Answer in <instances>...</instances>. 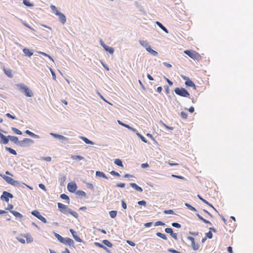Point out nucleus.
Masks as SVG:
<instances>
[{
    "mask_svg": "<svg viewBox=\"0 0 253 253\" xmlns=\"http://www.w3.org/2000/svg\"><path fill=\"white\" fill-rule=\"evenodd\" d=\"M100 44L106 51L109 52L110 54H113L114 53V49L111 47L105 45L102 40H100Z\"/></svg>",
    "mask_w": 253,
    "mask_h": 253,
    "instance_id": "f8f14e48",
    "label": "nucleus"
},
{
    "mask_svg": "<svg viewBox=\"0 0 253 253\" xmlns=\"http://www.w3.org/2000/svg\"><path fill=\"white\" fill-rule=\"evenodd\" d=\"M96 175L99 177H102L105 179H108V177L105 175V174L103 172L99 171H97L96 172Z\"/></svg>",
    "mask_w": 253,
    "mask_h": 253,
    "instance_id": "cd10ccee",
    "label": "nucleus"
},
{
    "mask_svg": "<svg viewBox=\"0 0 253 253\" xmlns=\"http://www.w3.org/2000/svg\"><path fill=\"white\" fill-rule=\"evenodd\" d=\"M31 213L43 223H46L47 222L45 218L42 216L39 211L34 210L31 212Z\"/></svg>",
    "mask_w": 253,
    "mask_h": 253,
    "instance_id": "423d86ee",
    "label": "nucleus"
},
{
    "mask_svg": "<svg viewBox=\"0 0 253 253\" xmlns=\"http://www.w3.org/2000/svg\"><path fill=\"white\" fill-rule=\"evenodd\" d=\"M148 52L150 53L151 54H152L154 56H156L158 54V53L157 51H155L154 50L152 49L151 48V46L148 47V48H147L146 50Z\"/></svg>",
    "mask_w": 253,
    "mask_h": 253,
    "instance_id": "393cba45",
    "label": "nucleus"
},
{
    "mask_svg": "<svg viewBox=\"0 0 253 253\" xmlns=\"http://www.w3.org/2000/svg\"><path fill=\"white\" fill-rule=\"evenodd\" d=\"M23 51L25 55L29 57H30L33 55V52L29 49L24 48L23 49Z\"/></svg>",
    "mask_w": 253,
    "mask_h": 253,
    "instance_id": "412c9836",
    "label": "nucleus"
},
{
    "mask_svg": "<svg viewBox=\"0 0 253 253\" xmlns=\"http://www.w3.org/2000/svg\"><path fill=\"white\" fill-rule=\"evenodd\" d=\"M126 242H127V243H128L129 245H130L131 246L134 247L135 245V244L134 242H132L131 241L127 240L126 241Z\"/></svg>",
    "mask_w": 253,
    "mask_h": 253,
    "instance_id": "338daca9",
    "label": "nucleus"
},
{
    "mask_svg": "<svg viewBox=\"0 0 253 253\" xmlns=\"http://www.w3.org/2000/svg\"><path fill=\"white\" fill-rule=\"evenodd\" d=\"M109 214L112 218H114L117 215V211H111L109 212Z\"/></svg>",
    "mask_w": 253,
    "mask_h": 253,
    "instance_id": "79ce46f5",
    "label": "nucleus"
},
{
    "mask_svg": "<svg viewBox=\"0 0 253 253\" xmlns=\"http://www.w3.org/2000/svg\"><path fill=\"white\" fill-rule=\"evenodd\" d=\"M50 71L53 77V79L55 80L56 79V75L55 72L53 71V70L51 68H50Z\"/></svg>",
    "mask_w": 253,
    "mask_h": 253,
    "instance_id": "680f3d73",
    "label": "nucleus"
},
{
    "mask_svg": "<svg viewBox=\"0 0 253 253\" xmlns=\"http://www.w3.org/2000/svg\"><path fill=\"white\" fill-rule=\"evenodd\" d=\"M0 138L2 139V142L4 144H7L8 143L9 139L4 135H3V134L2 135V136Z\"/></svg>",
    "mask_w": 253,
    "mask_h": 253,
    "instance_id": "473e14b6",
    "label": "nucleus"
},
{
    "mask_svg": "<svg viewBox=\"0 0 253 253\" xmlns=\"http://www.w3.org/2000/svg\"><path fill=\"white\" fill-rule=\"evenodd\" d=\"M198 197L204 203L206 204H209V203L206 201L205 199H203L202 197H201L199 195H198Z\"/></svg>",
    "mask_w": 253,
    "mask_h": 253,
    "instance_id": "4d7b16f0",
    "label": "nucleus"
},
{
    "mask_svg": "<svg viewBox=\"0 0 253 253\" xmlns=\"http://www.w3.org/2000/svg\"><path fill=\"white\" fill-rule=\"evenodd\" d=\"M165 232L167 233H169V234H172V232H173V230L171 228H166L165 229Z\"/></svg>",
    "mask_w": 253,
    "mask_h": 253,
    "instance_id": "8fccbe9b",
    "label": "nucleus"
},
{
    "mask_svg": "<svg viewBox=\"0 0 253 253\" xmlns=\"http://www.w3.org/2000/svg\"><path fill=\"white\" fill-rule=\"evenodd\" d=\"M114 163L116 165H117L118 166L122 167H123L122 161H121V160H120L119 159H116L115 160Z\"/></svg>",
    "mask_w": 253,
    "mask_h": 253,
    "instance_id": "2f4dec72",
    "label": "nucleus"
},
{
    "mask_svg": "<svg viewBox=\"0 0 253 253\" xmlns=\"http://www.w3.org/2000/svg\"><path fill=\"white\" fill-rule=\"evenodd\" d=\"M19 88L21 90H23L25 94L28 97H32L33 95V93L32 91L26 86L22 84L18 85Z\"/></svg>",
    "mask_w": 253,
    "mask_h": 253,
    "instance_id": "39448f33",
    "label": "nucleus"
},
{
    "mask_svg": "<svg viewBox=\"0 0 253 253\" xmlns=\"http://www.w3.org/2000/svg\"><path fill=\"white\" fill-rule=\"evenodd\" d=\"M17 240L22 244L30 243L33 242V239L32 236L29 234L21 235L20 236L17 237Z\"/></svg>",
    "mask_w": 253,
    "mask_h": 253,
    "instance_id": "f03ea898",
    "label": "nucleus"
},
{
    "mask_svg": "<svg viewBox=\"0 0 253 253\" xmlns=\"http://www.w3.org/2000/svg\"><path fill=\"white\" fill-rule=\"evenodd\" d=\"M63 242H62V243H63L64 244H68L70 246H73L74 244V241L69 238H64Z\"/></svg>",
    "mask_w": 253,
    "mask_h": 253,
    "instance_id": "ddd939ff",
    "label": "nucleus"
},
{
    "mask_svg": "<svg viewBox=\"0 0 253 253\" xmlns=\"http://www.w3.org/2000/svg\"><path fill=\"white\" fill-rule=\"evenodd\" d=\"M175 93L182 97H188L189 96V92L184 88L177 87L174 90Z\"/></svg>",
    "mask_w": 253,
    "mask_h": 253,
    "instance_id": "7ed1b4c3",
    "label": "nucleus"
},
{
    "mask_svg": "<svg viewBox=\"0 0 253 253\" xmlns=\"http://www.w3.org/2000/svg\"><path fill=\"white\" fill-rule=\"evenodd\" d=\"M77 194L81 196H85L86 195L85 193L83 191H77Z\"/></svg>",
    "mask_w": 253,
    "mask_h": 253,
    "instance_id": "de8ad7c7",
    "label": "nucleus"
},
{
    "mask_svg": "<svg viewBox=\"0 0 253 253\" xmlns=\"http://www.w3.org/2000/svg\"><path fill=\"white\" fill-rule=\"evenodd\" d=\"M23 3L27 6H33V4L31 3L28 0H23Z\"/></svg>",
    "mask_w": 253,
    "mask_h": 253,
    "instance_id": "4c0bfd02",
    "label": "nucleus"
},
{
    "mask_svg": "<svg viewBox=\"0 0 253 253\" xmlns=\"http://www.w3.org/2000/svg\"><path fill=\"white\" fill-rule=\"evenodd\" d=\"M185 205L188 208L189 210H190L192 211H197L196 209L194 207H192V206H191L190 205H189L188 203H185Z\"/></svg>",
    "mask_w": 253,
    "mask_h": 253,
    "instance_id": "e433bc0d",
    "label": "nucleus"
},
{
    "mask_svg": "<svg viewBox=\"0 0 253 253\" xmlns=\"http://www.w3.org/2000/svg\"><path fill=\"white\" fill-rule=\"evenodd\" d=\"M0 175L8 184H10L13 186H17L19 184L18 181L14 180L13 178H12L10 177L4 175Z\"/></svg>",
    "mask_w": 253,
    "mask_h": 253,
    "instance_id": "20e7f679",
    "label": "nucleus"
},
{
    "mask_svg": "<svg viewBox=\"0 0 253 253\" xmlns=\"http://www.w3.org/2000/svg\"><path fill=\"white\" fill-rule=\"evenodd\" d=\"M6 116L7 117H8V118H11V119H16V117H15V116H13L11 115L10 114H9V113H7V114H6Z\"/></svg>",
    "mask_w": 253,
    "mask_h": 253,
    "instance_id": "052dcab7",
    "label": "nucleus"
},
{
    "mask_svg": "<svg viewBox=\"0 0 253 253\" xmlns=\"http://www.w3.org/2000/svg\"><path fill=\"white\" fill-rule=\"evenodd\" d=\"M25 133H27V134L31 136H33V137H38V135H37L36 134H34V133H33L32 132L30 131L29 130H26Z\"/></svg>",
    "mask_w": 253,
    "mask_h": 253,
    "instance_id": "a19ab883",
    "label": "nucleus"
},
{
    "mask_svg": "<svg viewBox=\"0 0 253 253\" xmlns=\"http://www.w3.org/2000/svg\"><path fill=\"white\" fill-rule=\"evenodd\" d=\"M10 212L12 213L16 217L22 218V215L18 211H10Z\"/></svg>",
    "mask_w": 253,
    "mask_h": 253,
    "instance_id": "b1692460",
    "label": "nucleus"
},
{
    "mask_svg": "<svg viewBox=\"0 0 253 253\" xmlns=\"http://www.w3.org/2000/svg\"><path fill=\"white\" fill-rule=\"evenodd\" d=\"M184 53L194 60L199 61L201 59V56L196 51L193 50H186Z\"/></svg>",
    "mask_w": 253,
    "mask_h": 253,
    "instance_id": "f257e3e1",
    "label": "nucleus"
},
{
    "mask_svg": "<svg viewBox=\"0 0 253 253\" xmlns=\"http://www.w3.org/2000/svg\"><path fill=\"white\" fill-rule=\"evenodd\" d=\"M73 238L78 242H79V243L83 242V240L79 237H78L77 235H76Z\"/></svg>",
    "mask_w": 253,
    "mask_h": 253,
    "instance_id": "49530a36",
    "label": "nucleus"
},
{
    "mask_svg": "<svg viewBox=\"0 0 253 253\" xmlns=\"http://www.w3.org/2000/svg\"><path fill=\"white\" fill-rule=\"evenodd\" d=\"M57 16L59 17V20L61 21V22L64 24L66 22V18L65 16L61 12H60Z\"/></svg>",
    "mask_w": 253,
    "mask_h": 253,
    "instance_id": "4468645a",
    "label": "nucleus"
},
{
    "mask_svg": "<svg viewBox=\"0 0 253 253\" xmlns=\"http://www.w3.org/2000/svg\"><path fill=\"white\" fill-rule=\"evenodd\" d=\"M12 130L15 133L17 134L21 135L22 134V132L16 128L12 127Z\"/></svg>",
    "mask_w": 253,
    "mask_h": 253,
    "instance_id": "c9c22d12",
    "label": "nucleus"
},
{
    "mask_svg": "<svg viewBox=\"0 0 253 253\" xmlns=\"http://www.w3.org/2000/svg\"><path fill=\"white\" fill-rule=\"evenodd\" d=\"M187 239L191 242L192 247L194 251L199 250L200 245L198 243H195V239L193 237L189 236L187 237Z\"/></svg>",
    "mask_w": 253,
    "mask_h": 253,
    "instance_id": "0eeeda50",
    "label": "nucleus"
},
{
    "mask_svg": "<svg viewBox=\"0 0 253 253\" xmlns=\"http://www.w3.org/2000/svg\"><path fill=\"white\" fill-rule=\"evenodd\" d=\"M94 244H95V245L96 246L98 247L101 248H102L104 250H105V251H106L107 252L109 251L108 249L106 247H105L104 246L102 245V244H101L99 243L95 242Z\"/></svg>",
    "mask_w": 253,
    "mask_h": 253,
    "instance_id": "c756f323",
    "label": "nucleus"
},
{
    "mask_svg": "<svg viewBox=\"0 0 253 253\" xmlns=\"http://www.w3.org/2000/svg\"><path fill=\"white\" fill-rule=\"evenodd\" d=\"M51 134L55 138H59V139H62V140H68L67 138L65 137V136H64L62 135L56 134V133H51Z\"/></svg>",
    "mask_w": 253,
    "mask_h": 253,
    "instance_id": "f3484780",
    "label": "nucleus"
},
{
    "mask_svg": "<svg viewBox=\"0 0 253 253\" xmlns=\"http://www.w3.org/2000/svg\"><path fill=\"white\" fill-rule=\"evenodd\" d=\"M103 243L108 247L111 248L113 246L112 244L110 243L108 240H104L102 241Z\"/></svg>",
    "mask_w": 253,
    "mask_h": 253,
    "instance_id": "72a5a7b5",
    "label": "nucleus"
},
{
    "mask_svg": "<svg viewBox=\"0 0 253 253\" xmlns=\"http://www.w3.org/2000/svg\"><path fill=\"white\" fill-rule=\"evenodd\" d=\"M71 158L74 160H82L84 159V158L83 156L80 155H72Z\"/></svg>",
    "mask_w": 253,
    "mask_h": 253,
    "instance_id": "5701e85b",
    "label": "nucleus"
},
{
    "mask_svg": "<svg viewBox=\"0 0 253 253\" xmlns=\"http://www.w3.org/2000/svg\"><path fill=\"white\" fill-rule=\"evenodd\" d=\"M110 173L112 175H115V176H118V177L120 176V174L118 172H116V171H115L114 170L111 171L110 172Z\"/></svg>",
    "mask_w": 253,
    "mask_h": 253,
    "instance_id": "864d4df0",
    "label": "nucleus"
},
{
    "mask_svg": "<svg viewBox=\"0 0 253 253\" xmlns=\"http://www.w3.org/2000/svg\"><path fill=\"white\" fill-rule=\"evenodd\" d=\"M3 71L7 77L9 78H12L13 77L12 71L10 69H6L5 67H3Z\"/></svg>",
    "mask_w": 253,
    "mask_h": 253,
    "instance_id": "2eb2a0df",
    "label": "nucleus"
},
{
    "mask_svg": "<svg viewBox=\"0 0 253 253\" xmlns=\"http://www.w3.org/2000/svg\"><path fill=\"white\" fill-rule=\"evenodd\" d=\"M8 137H9L12 141H13L15 143L18 144L19 145V142H20V141L18 140V138L17 137L14 136L9 135V136H8Z\"/></svg>",
    "mask_w": 253,
    "mask_h": 253,
    "instance_id": "aec40b11",
    "label": "nucleus"
},
{
    "mask_svg": "<svg viewBox=\"0 0 253 253\" xmlns=\"http://www.w3.org/2000/svg\"><path fill=\"white\" fill-rule=\"evenodd\" d=\"M171 176L173 177H175L180 179H184V177L183 176H180V175H176L175 174H172Z\"/></svg>",
    "mask_w": 253,
    "mask_h": 253,
    "instance_id": "13d9d810",
    "label": "nucleus"
},
{
    "mask_svg": "<svg viewBox=\"0 0 253 253\" xmlns=\"http://www.w3.org/2000/svg\"><path fill=\"white\" fill-rule=\"evenodd\" d=\"M55 237L57 238V239L61 242H64V238L62 237L61 235H60L56 233L55 234Z\"/></svg>",
    "mask_w": 253,
    "mask_h": 253,
    "instance_id": "ea45409f",
    "label": "nucleus"
},
{
    "mask_svg": "<svg viewBox=\"0 0 253 253\" xmlns=\"http://www.w3.org/2000/svg\"><path fill=\"white\" fill-rule=\"evenodd\" d=\"M130 185L137 191L141 192L143 191V189L141 187L138 186L136 184L134 183H130Z\"/></svg>",
    "mask_w": 253,
    "mask_h": 253,
    "instance_id": "dca6fc26",
    "label": "nucleus"
},
{
    "mask_svg": "<svg viewBox=\"0 0 253 253\" xmlns=\"http://www.w3.org/2000/svg\"><path fill=\"white\" fill-rule=\"evenodd\" d=\"M165 225V223L162 222V221H157L156 222H155V226H159V225Z\"/></svg>",
    "mask_w": 253,
    "mask_h": 253,
    "instance_id": "bf43d9fd",
    "label": "nucleus"
},
{
    "mask_svg": "<svg viewBox=\"0 0 253 253\" xmlns=\"http://www.w3.org/2000/svg\"><path fill=\"white\" fill-rule=\"evenodd\" d=\"M39 53L45 56L48 57L50 59H51V60H52L53 61V59H52V58L50 55L47 54L46 53L43 52H41V51L39 52Z\"/></svg>",
    "mask_w": 253,
    "mask_h": 253,
    "instance_id": "09e8293b",
    "label": "nucleus"
},
{
    "mask_svg": "<svg viewBox=\"0 0 253 253\" xmlns=\"http://www.w3.org/2000/svg\"><path fill=\"white\" fill-rule=\"evenodd\" d=\"M156 235H157V236L162 238L163 239H164V240H167V236H166L165 234H164L163 233H160V232H157L156 233Z\"/></svg>",
    "mask_w": 253,
    "mask_h": 253,
    "instance_id": "f704fd0d",
    "label": "nucleus"
},
{
    "mask_svg": "<svg viewBox=\"0 0 253 253\" xmlns=\"http://www.w3.org/2000/svg\"><path fill=\"white\" fill-rule=\"evenodd\" d=\"M122 207L124 209H126V207H127V205H126V204L125 203V202L123 200L122 201Z\"/></svg>",
    "mask_w": 253,
    "mask_h": 253,
    "instance_id": "0e129e2a",
    "label": "nucleus"
},
{
    "mask_svg": "<svg viewBox=\"0 0 253 253\" xmlns=\"http://www.w3.org/2000/svg\"><path fill=\"white\" fill-rule=\"evenodd\" d=\"M206 236L207 238L209 239H211L212 237V234L211 231H209L208 233H206Z\"/></svg>",
    "mask_w": 253,
    "mask_h": 253,
    "instance_id": "3c124183",
    "label": "nucleus"
},
{
    "mask_svg": "<svg viewBox=\"0 0 253 253\" xmlns=\"http://www.w3.org/2000/svg\"><path fill=\"white\" fill-rule=\"evenodd\" d=\"M33 142V141L30 138H24L23 140L20 141L19 142V145L21 147H25L27 144L29 143H32Z\"/></svg>",
    "mask_w": 253,
    "mask_h": 253,
    "instance_id": "9d476101",
    "label": "nucleus"
},
{
    "mask_svg": "<svg viewBox=\"0 0 253 253\" xmlns=\"http://www.w3.org/2000/svg\"><path fill=\"white\" fill-rule=\"evenodd\" d=\"M185 84L186 86H190V87H195L194 83L190 80L189 79H187V80L185 81Z\"/></svg>",
    "mask_w": 253,
    "mask_h": 253,
    "instance_id": "a211bd4d",
    "label": "nucleus"
},
{
    "mask_svg": "<svg viewBox=\"0 0 253 253\" xmlns=\"http://www.w3.org/2000/svg\"><path fill=\"white\" fill-rule=\"evenodd\" d=\"M164 213L165 214H174L173 211L171 210H166L164 211Z\"/></svg>",
    "mask_w": 253,
    "mask_h": 253,
    "instance_id": "603ef678",
    "label": "nucleus"
},
{
    "mask_svg": "<svg viewBox=\"0 0 253 253\" xmlns=\"http://www.w3.org/2000/svg\"><path fill=\"white\" fill-rule=\"evenodd\" d=\"M197 216L198 217L199 219H200L201 220L203 221L205 223H208L210 224H211V222L207 219L204 218L202 216H201L199 214L197 213Z\"/></svg>",
    "mask_w": 253,
    "mask_h": 253,
    "instance_id": "a878e982",
    "label": "nucleus"
},
{
    "mask_svg": "<svg viewBox=\"0 0 253 253\" xmlns=\"http://www.w3.org/2000/svg\"><path fill=\"white\" fill-rule=\"evenodd\" d=\"M0 198L1 199L4 200L6 202H8L9 201V198H13V195L9 192L4 191Z\"/></svg>",
    "mask_w": 253,
    "mask_h": 253,
    "instance_id": "1a4fd4ad",
    "label": "nucleus"
},
{
    "mask_svg": "<svg viewBox=\"0 0 253 253\" xmlns=\"http://www.w3.org/2000/svg\"><path fill=\"white\" fill-rule=\"evenodd\" d=\"M138 204L139 205H143V206H145L146 204V203L145 201H139L138 202Z\"/></svg>",
    "mask_w": 253,
    "mask_h": 253,
    "instance_id": "e2e57ef3",
    "label": "nucleus"
},
{
    "mask_svg": "<svg viewBox=\"0 0 253 253\" xmlns=\"http://www.w3.org/2000/svg\"><path fill=\"white\" fill-rule=\"evenodd\" d=\"M156 23L164 31H165L167 33H168V31L167 29L165 26H164L161 23H160V22L157 21L156 22Z\"/></svg>",
    "mask_w": 253,
    "mask_h": 253,
    "instance_id": "4be33fe9",
    "label": "nucleus"
},
{
    "mask_svg": "<svg viewBox=\"0 0 253 253\" xmlns=\"http://www.w3.org/2000/svg\"><path fill=\"white\" fill-rule=\"evenodd\" d=\"M42 159L47 162H50L51 160V158L50 157H42Z\"/></svg>",
    "mask_w": 253,
    "mask_h": 253,
    "instance_id": "6e6d98bb",
    "label": "nucleus"
},
{
    "mask_svg": "<svg viewBox=\"0 0 253 253\" xmlns=\"http://www.w3.org/2000/svg\"><path fill=\"white\" fill-rule=\"evenodd\" d=\"M137 135L141 139L142 141H143L145 143H147V141L145 139V138L142 135H141L139 132H136Z\"/></svg>",
    "mask_w": 253,
    "mask_h": 253,
    "instance_id": "58836bf2",
    "label": "nucleus"
},
{
    "mask_svg": "<svg viewBox=\"0 0 253 253\" xmlns=\"http://www.w3.org/2000/svg\"><path fill=\"white\" fill-rule=\"evenodd\" d=\"M50 8L52 9V10L54 12L56 15H57L60 12L58 10L56 6L53 5H51L50 6Z\"/></svg>",
    "mask_w": 253,
    "mask_h": 253,
    "instance_id": "7c9ffc66",
    "label": "nucleus"
},
{
    "mask_svg": "<svg viewBox=\"0 0 253 253\" xmlns=\"http://www.w3.org/2000/svg\"><path fill=\"white\" fill-rule=\"evenodd\" d=\"M139 42L142 46L145 47L146 50H147V48H148V47L150 46V45H149L147 42L145 41L140 40L139 41Z\"/></svg>",
    "mask_w": 253,
    "mask_h": 253,
    "instance_id": "6ab92c4d",
    "label": "nucleus"
},
{
    "mask_svg": "<svg viewBox=\"0 0 253 253\" xmlns=\"http://www.w3.org/2000/svg\"><path fill=\"white\" fill-rule=\"evenodd\" d=\"M172 226L174 227L178 228H179L181 227L180 224L178 223H176V222L172 223Z\"/></svg>",
    "mask_w": 253,
    "mask_h": 253,
    "instance_id": "5fc2aeb1",
    "label": "nucleus"
},
{
    "mask_svg": "<svg viewBox=\"0 0 253 253\" xmlns=\"http://www.w3.org/2000/svg\"><path fill=\"white\" fill-rule=\"evenodd\" d=\"M170 235L174 239H175V240L177 239V234L176 233H174L172 232V234H170Z\"/></svg>",
    "mask_w": 253,
    "mask_h": 253,
    "instance_id": "774afa93",
    "label": "nucleus"
},
{
    "mask_svg": "<svg viewBox=\"0 0 253 253\" xmlns=\"http://www.w3.org/2000/svg\"><path fill=\"white\" fill-rule=\"evenodd\" d=\"M77 185L74 182H70L68 184L67 189L71 192H74L77 189Z\"/></svg>",
    "mask_w": 253,
    "mask_h": 253,
    "instance_id": "9b49d317",
    "label": "nucleus"
},
{
    "mask_svg": "<svg viewBox=\"0 0 253 253\" xmlns=\"http://www.w3.org/2000/svg\"><path fill=\"white\" fill-rule=\"evenodd\" d=\"M68 213H70L75 218H78L79 216L78 213L71 209H69Z\"/></svg>",
    "mask_w": 253,
    "mask_h": 253,
    "instance_id": "bb28decb",
    "label": "nucleus"
},
{
    "mask_svg": "<svg viewBox=\"0 0 253 253\" xmlns=\"http://www.w3.org/2000/svg\"><path fill=\"white\" fill-rule=\"evenodd\" d=\"M58 207L59 209H60L61 212H62L63 213L65 214H68L69 210L70 209L68 208L67 207V206H66V205H65L62 203H58Z\"/></svg>",
    "mask_w": 253,
    "mask_h": 253,
    "instance_id": "6e6552de",
    "label": "nucleus"
},
{
    "mask_svg": "<svg viewBox=\"0 0 253 253\" xmlns=\"http://www.w3.org/2000/svg\"><path fill=\"white\" fill-rule=\"evenodd\" d=\"M180 116L183 119H187L188 117L187 114L183 111L180 113Z\"/></svg>",
    "mask_w": 253,
    "mask_h": 253,
    "instance_id": "a18cd8bd",
    "label": "nucleus"
},
{
    "mask_svg": "<svg viewBox=\"0 0 253 253\" xmlns=\"http://www.w3.org/2000/svg\"><path fill=\"white\" fill-rule=\"evenodd\" d=\"M39 186L40 188L43 190L44 191H46V188L45 186L43 184H39Z\"/></svg>",
    "mask_w": 253,
    "mask_h": 253,
    "instance_id": "69168bd1",
    "label": "nucleus"
},
{
    "mask_svg": "<svg viewBox=\"0 0 253 253\" xmlns=\"http://www.w3.org/2000/svg\"><path fill=\"white\" fill-rule=\"evenodd\" d=\"M60 197L62 199L67 200L68 201V203H69V198L67 195L65 194H62L60 195Z\"/></svg>",
    "mask_w": 253,
    "mask_h": 253,
    "instance_id": "c03bdc74",
    "label": "nucleus"
},
{
    "mask_svg": "<svg viewBox=\"0 0 253 253\" xmlns=\"http://www.w3.org/2000/svg\"><path fill=\"white\" fill-rule=\"evenodd\" d=\"M81 138L84 140V141L86 143V144H93V142L90 140H89V139H88L87 138L85 137H84V136H82L81 137Z\"/></svg>",
    "mask_w": 253,
    "mask_h": 253,
    "instance_id": "c85d7f7f",
    "label": "nucleus"
},
{
    "mask_svg": "<svg viewBox=\"0 0 253 253\" xmlns=\"http://www.w3.org/2000/svg\"><path fill=\"white\" fill-rule=\"evenodd\" d=\"M6 150H7V151H9L11 154H13V155H15L17 154V153H16V151H15L14 149H12V148H9V147H6Z\"/></svg>",
    "mask_w": 253,
    "mask_h": 253,
    "instance_id": "37998d69",
    "label": "nucleus"
}]
</instances>
